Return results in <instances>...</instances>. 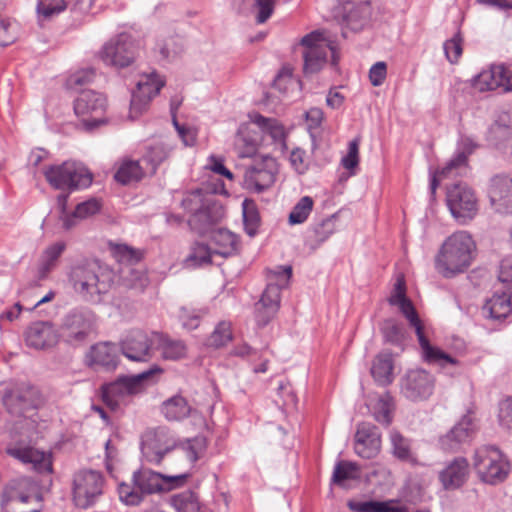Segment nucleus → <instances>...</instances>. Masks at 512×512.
Masks as SVG:
<instances>
[{
  "label": "nucleus",
  "mask_w": 512,
  "mask_h": 512,
  "mask_svg": "<svg viewBox=\"0 0 512 512\" xmlns=\"http://www.w3.org/2000/svg\"><path fill=\"white\" fill-rule=\"evenodd\" d=\"M190 475L189 471L167 476L150 469H139L133 472L131 483L119 484V498L126 505L136 506L148 495L169 491L183 485Z\"/></svg>",
  "instance_id": "f257e3e1"
},
{
  "label": "nucleus",
  "mask_w": 512,
  "mask_h": 512,
  "mask_svg": "<svg viewBox=\"0 0 512 512\" xmlns=\"http://www.w3.org/2000/svg\"><path fill=\"white\" fill-rule=\"evenodd\" d=\"M388 302L392 306H397L400 312L409 321L411 327L415 329V333L422 351L423 359L430 364H437L442 368L449 365L458 366L459 361L451 355L445 353L438 347L432 346L425 334V328L418 317V314L410 299L406 296L405 281L399 277L395 284Z\"/></svg>",
  "instance_id": "f03ea898"
},
{
  "label": "nucleus",
  "mask_w": 512,
  "mask_h": 512,
  "mask_svg": "<svg viewBox=\"0 0 512 512\" xmlns=\"http://www.w3.org/2000/svg\"><path fill=\"white\" fill-rule=\"evenodd\" d=\"M116 274L106 265L97 261H81L74 264L69 272V281L74 290L86 301L98 303L101 296L110 291Z\"/></svg>",
  "instance_id": "7ed1b4c3"
},
{
  "label": "nucleus",
  "mask_w": 512,
  "mask_h": 512,
  "mask_svg": "<svg viewBox=\"0 0 512 512\" xmlns=\"http://www.w3.org/2000/svg\"><path fill=\"white\" fill-rule=\"evenodd\" d=\"M476 243L467 231H457L447 237L436 257L435 268L445 278L465 272L474 259Z\"/></svg>",
  "instance_id": "20e7f679"
},
{
  "label": "nucleus",
  "mask_w": 512,
  "mask_h": 512,
  "mask_svg": "<svg viewBox=\"0 0 512 512\" xmlns=\"http://www.w3.org/2000/svg\"><path fill=\"white\" fill-rule=\"evenodd\" d=\"M183 208L190 213L188 224L191 229L204 235L225 217V208L212 195L195 190L182 200Z\"/></svg>",
  "instance_id": "39448f33"
},
{
  "label": "nucleus",
  "mask_w": 512,
  "mask_h": 512,
  "mask_svg": "<svg viewBox=\"0 0 512 512\" xmlns=\"http://www.w3.org/2000/svg\"><path fill=\"white\" fill-rule=\"evenodd\" d=\"M163 370L154 365L136 375L120 376L115 381L102 386V399L111 409L128 402L131 396L141 393L145 387L155 382Z\"/></svg>",
  "instance_id": "423d86ee"
},
{
  "label": "nucleus",
  "mask_w": 512,
  "mask_h": 512,
  "mask_svg": "<svg viewBox=\"0 0 512 512\" xmlns=\"http://www.w3.org/2000/svg\"><path fill=\"white\" fill-rule=\"evenodd\" d=\"M292 275L291 266H279L268 274V283L260 300L255 303V320L259 326L267 325L280 308L281 290L287 287Z\"/></svg>",
  "instance_id": "0eeeda50"
},
{
  "label": "nucleus",
  "mask_w": 512,
  "mask_h": 512,
  "mask_svg": "<svg viewBox=\"0 0 512 512\" xmlns=\"http://www.w3.org/2000/svg\"><path fill=\"white\" fill-rule=\"evenodd\" d=\"M303 47V70L305 74L319 72L327 63L328 53H331L332 65H337L338 55L330 34L326 30H315L306 34L300 41Z\"/></svg>",
  "instance_id": "6e6552de"
},
{
  "label": "nucleus",
  "mask_w": 512,
  "mask_h": 512,
  "mask_svg": "<svg viewBox=\"0 0 512 512\" xmlns=\"http://www.w3.org/2000/svg\"><path fill=\"white\" fill-rule=\"evenodd\" d=\"M97 330L95 314L86 309H74L62 319L59 337L67 344L77 347L85 344Z\"/></svg>",
  "instance_id": "1a4fd4ad"
},
{
  "label": "nucleus",
  "mask_w": 512,
  "mask_h": 512,
  "mask_svg": "<svg viewBox=\"0 0 512 512\" xmlns=\"http://www.w3.org/2000/svg\"><path fill=\"white\" fill-rule=\"evenodd\" d=\"M474 468L483 482L495 485L507 478L510 464L496 446L483 445L475 450Z\"/></svg>",
  "instance_id": "9d476101"
},
{
  "label": "nucleus",
  "mask_w": 512,
  "mask_h": 512,
  "mask_svg": "<svg viewBox=\"0 0 512 512\" xmlns=\"http://www.w3.org/2000/svg\"><path fill=\"white\" fill-rule=\"evenodd\" d=\"M46 181L58 190H77L90 186L91 173L81 164L71 161L51 165L43 171Z\"/></svg>",
  "instance_id": "9b49d317"
},
{
  "label": "nucleus",
  "mask_w": 512,
  "mask_h": 512,
  "mask_svg": "<svg viewBox=\"0 0 512 512\" xmlns=\"http://www.w3.org/2000/svg\"><path fill=\"white\" fill-rule=\"evenodd\" d=\"M139 48V43L131 35L120 33L103 45L98 57L108 66L125 68L135 61Z\"/></svg>",
  "instance_id": "f8f14e48"
},
{
  "label": "nucleus",
  "mask_w": 512,
  "mask_h": 512,
  "mask_svg": "<svg viewBox=\"0 0 512 512\" xmlns=\"http://www.w3.org/2000/svg\"><path fill=\"white\" fill-rule=\"evenodd\" d=\"M447 206L451 215L460 224L473 220L479 211L478 198L468 184L459 182L447 188Z\"/></svg>",
  "instance_id": "ddd939ff"
},
{
  "label": "nucleus",
  "mask_w": 512,
  "mask_h": 512,
  "mask_svg": "<svg viewBox=\"0 0 512 512\" xmlns=\"http://www.w3.org/2000/svg\"><path fill=\"white\" fill-rule=\"evenodd\" d=\"M177 446L178 439L166 427L148 429L141 436L142 455L151 464L159 465Z\"/></svg>",
  "instance_id": "4468645a"
},
{
  "label": "nucleus",
  "mask_w": 512,
  "mask_h": 512,
  "mask_svg": "<svg viewBox=\"0 0 512 512\" xmlns=\"http://www.w3.org/2000/svg\"><path fill=\"white\" fill-rule=\"evenodd\" d=\"M105 480L96 470L82 469L73 478V500L77 507L92 506L103 494Z\"/></svg>",
  "instance_id": "2eb2a0df"
},
{
  "label": "nucleus",
  "mask_w": 512,
  "mask_h": 512,
  "mask_svg": "<svg viewBox=\"0 0 512 512\" xmlns=\"http://www.w3.org/2000/svg\"><path fill=\"white\" fill-rule=\"evenodd\" d=\"M278 171V163L274 157L256 156L253 163L245 170L243 186L248 190L261 193L275 183Z\"/></svg>",
  "instance_id": "dca6fc26"
},
{
  "label": "nucleus",
  "mask_w": 512,
  "mask_h": 512,
  "mask_svg": "<svg viewBox=\"0 0 512 512\" xmlns=\"http://www.w3.org/2000/svg\"><path fill=\"white\" fill-rule=\"evenodd\" d=\"M107 105L103 94L93 90L81 91L74 103V111L82 118L87 129H93L104 122L103 114Z\"/></svg>",
  "instance_id": "f3484780"
},
{
  "label": "nucleus",
  "mask_w": 512,
  "mask_h": 512,
  "mask_svg": "<svg viewBox=\"0 0 512 512\" xmlns=\"http://www.w3.org/2000/svg\"><path fill=\"white\" fill-rule=\"evenodd\" d=\"M435 381L424 369L409 370L401 379V394L413 402L427 400L433 394Z\"/></svg>",
  "instance_id": "a211bd4d"
},
{
  "label": "nucleus",
  "mask_w": 512,
  "mask_h": 512,
  "mask_svg": "<svg viewBox=\"0 0 512 512\" xmlns=\"http://www.w3.org/2000/svg\"><path fill=\"white\" fill-rule=\"evenodd\" d=\"M164 84V80L155 72L141 77L131 97L129 113L131 119H136L147 110L151 99L160 92Z\"/></svg>",
  "instance_id": "6ab92c4d"
},
{
  "label": "nucleus",
  "mask_w": 512,
  "mask_h": 512,
  "mask_svg": "<svg viewBox=\"0 0 512 512\" xmlns=\"http://www.w3.org/2000/svg\"><path fill=\"white\" fill-rule=\"evenodd\" d=\"M476 418L468 412L445 434L439 438V445L443 451L457 452L474 438L477 432Z\"/></svg>",
  "instance_id": "aec40b11"
},
{
  "label": "nucleus",
  "mask_w": 512,
  "mask_h": 512,
  "mask_svg": "<svg viewBox=\"0 0 512 512\" xmlns=\"http://www.w3.org/2000/svg\"><path fill=\"white\" fill-rule=\"evenodd\" d=\"M371 14V4L369 0H342V36L347 37L345 29L354 32L362 30L369 23Z\"/></svg>",
  "instance_id": "412c9836"
},
{
  "label": "nucleus",
  "mask_w": 512,
  "mask_h": 512,
  "mask_svg": "<svg viewBox=\"0 0 512 512\" xmlns=\"http://www.w3.org/2000/svg\"><path fill=\"white\" fill-rule=\"evenodd\" d=\"M487 195L491 207L500 214H512V178L497 174L490 178Z\"/></svg>",
  "instance_id": "4be33fe9"
},
{
  "label": "nucleus",
  "mask_w": 512,
  "mask_h": 512,
  "mask_svg": "<svg viewBox=\"0 0 512 512\" xmlns=\"http://www.w3.org/2000/svg\"><path fill=\"white\" fill-rule=\"evenodd\" d=\"M154 333L151 336L141 330L129 332L121 341V351L125 357L135 362H146L152 358Z\"/></svg>",
  "instance_id": "5701e85b"
},
{
  "label": "nucleus",
  "mask_w": 512,
  "mask_h": 512,
  "mask_svg": "<svg viewBox=\"0 0 512 512\" xmlns=\"http://www.w3.org/2000/svg\"><path fill=\"white\" fill-rule=\"evenodd\" d=\"M39 400V391L28 384H21L7 391L3 397V403L9 413L17 416L24 415L28 410L34 409Z\"/></svg>",
  "instance_id": "b1692460"
},
{
  "label": "nucleus",
  "mask_w": 512,
  "mask_h": 512,
  "mask_svg": "<svg viewBox=\"0 0 512 512\" xmlns=\"http://www.w3.org/2000/svg\"><path fill=\"white\" fill-rule=\"evenodd\" d=\"M116 254L120 257L121 261L127 262L121 270V278L125 285L142 291L148 285V278L145 273L132 267V264L140 260L139 253L126 245H118L116 247Z\"/></svg>",
  "instance_id": "393cba45"
},
{
  "label": "nucleus",
  "mask_w": 512,
  "mask_h": 512,
  "mask_svg": "<svg viewBox=\"0 0 512 512\" xmlns=\"http://www.w3.org/2000/svg\"><path fill=\"white\" fill-rule=\"evenodd\" d=\"M380 449L381 435L378 428L370 423H360L355 434V453L364 459H372Z\"/></svg>",
  "instance_id": "a878e982"
},
{
  "label": "nucleus",
  "mask_w": 512,
  "mask_h": 512,
  "mask_svg": "<svg viewBox=\"0 0 512 512\" xmlns=\"http://www.w3.org/2000/svg\"><path fill=\"white\" fill-rule=\"evenodd\" d=\"M58 339L59 334L50 322H34L25 332L26 345L36 350L53 347Z\"/></svg>",
  "instance_id": "bb28decb"
},
{
  "label": "nucleus",
  "mask_w": 512,
  "mask_h": 512,
  "mask_svg": "<svg viewBox=\"0 0 512 512\" xmlns=\"http://www.w3.org/2000/svg\"><path fill=\"white\" fill-rule=\"evenodd\" d=\"M7 454L19 460L38 473H50L52 461L49 454L27 446H15L7 449Z\"/></svg>",
  "instance_id": "cd10ccee"
},
{
  "label": "nucleus",
  "mask_w": 512,
  "mask_h": 512,
  "mask_svg": "<svg viewBox=\"0 0 512 512\" xmlns=\"http://www.w3.org/2000/svg\"><path fill=\"white\" fill-rule=\"evenodd\" d=\"M469 476V463L464 457H456L439 472V481L445 490H455L464 485Z\"/></svg>",
  "instance_id": "c85d7f7f"
},
{
  "label": "nucleus",
  "mask_w": 512,
  "mask_h": 512,
  "mask_svg": "<svg viewBox=\"0 0 512 512\" xmlns=\"http://www.w3.org/2000/svg\"><path fill=\"white\" fill-rule=\"evenodd\" d=\"M510 82V70L504 65H492L483 70L472 80V86L479 92L505 87Z\"/></svg>",
  "instance_id": "c756f323"
},
{
  "label": "nucleus",
  "mask_w": 512,
  "mask_h": 512,
  "mask_svg": "<svg viewBox=\"0 0 512 512\" xmlns=\"http://www.w3.org/2000/svg\"><path fill=\"white\" fill-rule=\"evenodd\" d=\"M483 314L492 320L505 319L512 311V294L506 288H496L482 308Z\"/></svg>",
  "instance_id": "7c9ffc66"
},
{
  "label": "nucleus",
  "mask_w": 512,
  "mask_h": 512,
  "mask_svg": "<svg viewBox=\"0 0 512 512\" xmlns=\"http://www.w3.org/2000/svg\"><path fill=\"white\" fill-rule=\"evenodd\" d=\"M478 147L477 143L470 137L462 136L458 142V151L445 167L440 171L443 177L452 175H460L461 170H465L467 166V158Z\"/></svg>",
  "instance_id": "2f4dec72"
},
{
  "label": "nucleus",
  "mask_w": 512,
  "mask_h": 512,
  "mask_svg": "<svg viewBox=\"0 0 512 512\" xmlns=\"http://www.w3.org/2000/svg\"><path fill=\"white\" fill-rule=\"evenodd\" d=\"M154 340L156 348L165 360L178 361L187 356L188 347L183 340L173 339L157 332H154Z\"/></svg>",
  "instance_id": "473e14b6"
},
{
  "label": "nucleus",
  "mask_w": 512,
  "mask_h": 512,
  "mask_svg": "<svg viewBox=\"0 0 512 512\" xmlns=\"http://www.w3.org/2000/svg\"><path fill=\"white\" fill-rule=\"evenodd\" d=\"M118 349L110 342L93 345L86 358L89 365H98L106 369H114L118 363Z\"/></svg>",
  "instance_id": "72a5a7b5"
},
{
  "label": "nucleus",
  "mask_w": 512,
  "mask_h": 512,
  "mask_svg": "<svg viewBox=\"0 0 512 512\" xmlns=\"http://www.w3.org/2000/svg\"><path fill=\"white\" fill-rule=\"evenodd\" d=\"M211 243L214 245V254L229 257L239 250L238 236L225 228H217L211 231Z\"/></svg>",
  "instance_id": "f704fd0d"
},
{
  "label": "nucleus",
  "mask_w": 512,
  "mask_h": 512,
  "mask_svg": "<svg viewBox=\"0 0 512 512\" xmlns=\"http://www.w3.org/2000/svg\"><path fill=\"white\" fill-rule=\"evenodd\" d=\"M208 447L207 438L203 435H198L184 441L178 440V450L187 459L190 468H193L195 463L204 457Z\"/></svg>",
  "instance_id": "c9c22d12"
},
{
  "label": "nucleus",
  "mask_w": 512,
  "mask_h": 512,
  "mask_svg": "<svg viewBox=\"0 0 512 512\" xmlns=\"http://www.w3.org/2000/svg\"><path fill=\"white\" fill-rule=\"evenodd\" d=\"M393 368L391 353L383 351L375 357L371 367V374L380 385H388L394 378Z\"/></svg>",
  "instance_id": "e433bc0d"
},
{
  "label": "nucleus",
  "mask_w": 512,
  "mask_h": 512,
  "mask_svg": "<svg viewBox=\"0 0 512 512\" xmlns=\"http://www.w3.org/2000/svg\"><path fill=\"white\" fill-rule=\"evenodd\" d=\"M145 175V169L137 160L123 159L114 175L117 182L127 185L140 181Z\"/></svg>",
  "instance_id": "4c0bfd02"
},
{
  "label": "nucleus",
  "mask_w": 512,
  "mask_h": 512,
  "mask_svg": "<svg viewBox=\"0 0 512 512\" xmlns=\"http://www.w3.org/2000/svg\"><path fill=\"white\" fill-rule=\"evenodd\" d=\"M162 413L169 421H181L191 415L193 410L184 397L176 395L162 404Z\"/></svg>",
  "instance_id": "58836bf2"
},
{
  "label": "nucleus",
  "mask_w": 512,
  "mask_h": 512,
  "mask_svg": "<svg viewBox=\"0 0 512 512\" xmlns=\"http://www.w3.org/2000/svg\"><path fill=\"white\" fill-rule=\"evenodd\" d=\"M65 248V243L60 241L53 243L44 250L38 271L40 279L46 278L48 273L56 266V263Z\"/></svg>",
  "instance_id": "ea45409f"
},
{
  "label": "nucleus",
  "mask_w": 512,
  "mask_h": 512,
  "mask_svg": "<svg viewBox=\"0 0 512 512\" xmlns=\"http://www.w3.org/2000/svg\"><path fill=\"white\" fill-rule=\"evenodd\" d=\"M360 478V467L357 463L351 461H338L334 466L332 483L345 487L348 480H358Z\"/></svg>",
  "instance_id": "a19ab883"
},
{
  "label": "nucleus",
  "mask_w": 512,
  "mask_h": 512,
  "mask_svg": "<svg viewBox=\"0 0 512 512\" xmlns=\"http://www.w3.org/2000/svg\"><path fill=\"white\" fill-rule=\"evenodd\" d=\"M173 506L178 512H213L201 505L198 496L192 491H184L172 499Z\"/></svg>",
  "instance_id": "79ce46f5"
},
{
  "label": "nucleus",
  "mask_w": 512,
  "mask_h": 512,
  "mask_svg": "<svg viewBox=\"0 0 512 512\" xmlns=\"http://www.w3.org/2000/svg\"><path fill=\"white\" fill-rule=\"evenodd\" d=\"M348 507L353 512H403L400 507L391 505V501H349Z\"/></svg>",
  "instance_id": "37998d69"
},
{
  "label": "nucleus",
  "mask_w": 512,
  "mask_h": 512,
  "mask_svg": "<svg viewBox=\"0 0 512 512\" xmlns=\"http://www.w3.org/2000/svg\"><path fill=\"white\" fill-rule=\"evenodd\" d=\"M381 333L387 343L395 346H401L405 340L403 325L394 319H386L383 321Z\"/></svg>",
  "instance_id": "c03bdc74"
},
{
  "label": "nucleus",
  "mask_w": 512,
  "mask_h": 512,
  "mask_svg": "<svg viewBox=\"0 0 512 512\" xmlns=\"http://www.w3.org/2000/svg\"><path fill=\"white\" fill-rule=\"evenodd\" d=\"M394 409L393 399L385 394L376 401L372 408L375 420L381 424L389 425L392 422V412Z\"/></svg>",
  "instance_id": "a18cd8bd"
},
{
  "label": "nucleus",
  "mask_w": 512,
  "mask_h": 512,
  "mask_svg": "<svg viewBox=\"0 0 512 512\" xmlns=\"http://www.w3.org/2000/svg\"><path fill=\"white\" fill-rule=\"evenodd\" d=\"M214 254V250L200 242H195L191 246L189 255L186 258V263L190 266H202L211 263V257Z\"/></svg>",
  "instance_id": "49530a36"
},
{
  "label": "nucleus",
  "mask_w": 512,
  "mask_h": 512,
  "mask_svg": "<svg viewBox=\"0 0 512 512\" xmlns=\"http://www.w3.org/2000/svg\"><path fill=\"white\" fill-rule=\"evenodd\" d=\"M313 199L309 196L302 197L293 207L289 214L288 221L290 225L304 223L313 209Z\"/></svg>",
  "instance_id": "de8ad7c7"
},
{
  "label": "nucleus",
  "mask_w": 512,
  "mask_h": 512,
  "mask_svg": "<svg viewBox=\"0 0 512 512\" xmlns=\"http://www.w3.org/2000/svg\"><path fill=\"white\" fill-rule=\"evenodd\" d=\"M243 221L245 231L249 236H254L260 224L259 213L252 201H243Z\"/></svg>",
  "instance_id": "09e8293b"
},
{
  "label": "nucleus",
  "mask_w": 512,
  "mask_h": 512,
  "mask_svg": "<svg viewBox=\"0 0 512 512\" xmlns=\"http://www.w3.org/2000/svg\"><path fill=\"white\" fill-rule=\"evenodd\" d=\"M232 339L231 325L229 322H220L208 338V345L218 348L226 345Z\"/></svg>",
  "instance_id": "8fccbe9b"
},
{
  "label": "nucleus",
  "mask_w": 512,
  "mask_h": 512,
  "mask_svg": "<svg viewBox=\"0 0 512 512\" xmlns=\"http://www.w3.org/2000/svg\"><path fill=\"white\" fill-rule=\"evenodd\" d=\"M67 202L68 195L61 194L57 197V206L60 211V220L62 222V227L65 230H70L74 228L82 219L77 215L75 210L72 213H67Z\"/></svg>",
  "instance_id": "3c124183"
},
{
  "label": "nucleus",
  "mask_w": 512,
  "mask_h": 512,
  "mask_svg": "<svg viewBox=\"0 0 512 512\" xmlns=\"http://www.w3.org/2000/svg\"><path fill=\"white\" fill-rule=\"evenodd\" d=\"M390 441L392 453L400 460H408L411 456L409 440L403 437L398 431H391Z\"/></svg>",
  "instance_id": "603ef678"
},
{
  "label": "nucleus",
  "mask_w": 512,
  "mask_h": 512,
  "mask_svg": "<svg viewBox=\"0 0 512 512\" xmlns=\"http://www.w3.org/2000/svg\"><path fill=\"white\" fill-rule=\"evenodd\" d=\"M462 37L459 33L455 34L451 39L445 41L443 49L447 60L451 63H457L460 56L462 55Z\"/></svg>",
  "instance_id": "864d4df0"
},
{
  "label": "nucleus",
  "mask_w": 512,
  "mask_h": 512,
  "mask_svg": "<svg viewBox=\"0 0 512 512\" xmlns=\"http://www.w3.org/2000/svg\"><path fill=\"white\" fill-rule=\"evenodd\" d=\"M512 135L509 126L495 122L491 125L488 132V140L495 146H500L505 143Z\"/></svg>",
  "instance_id": "5fc2aeb1"
},
{
  "label": "nucleus",
  "mask_w": 512,
  "mask_h": 512,
  "mask_svg": "<svg viewBox=\"0 0 512 512\" xmlns=\"http://www.w3.org/2000/svg\"><path fill=\"white\" fill-rule=\"evenodd\" d=\"M67 6L64 0H39L37 11L40 15L48 18L62 12Z\"/></svg>",
  "instance_id": "6e6d98bb"
},
{
  "label": "nucleus",
  "mask_w": 512,
  "mask_h": 512,
  "mask_svg": "<svg viewBox=\"0 0 512 512\" xmlns=\"http://www.w3.org/2000/svg\"><path fill=\"white\" fill-rule=\"evenodd\" d=\"M296 84L297 82L293 79L292 72L289 68L281 69L273 82V86L281 93L288 92V90Z\"/></svg>",
  "instance_id": "4d7b16f0"
},
{
  "label": "nucleus",
  "mask_w": 512,
  "mask_h": 512,
  "mask_svg": "<svg viewBox=\"0 0 512 512\" xmlns=\"http://www.w3.org/2000/svg\"><path fill=\"white\" fill-rule=\"evenodd\" d=\"M95 77V70L92 68L82 69L72 74L68 80L67 85L70 88L76 89L90 83Z\"/></svg>",
  "instance_id": "13d9d810"
},
{
  "label": "nucleus",
  "mask_w": 512,
  "mask_h": 512,
  "mask_svg": "<svg viewBox=\"0 0 512 512\" xmlns=\"http://www.w3.org/2000/svg\"><path fill=\"white\" fill-rule=\"evenodd\" d=\"M359 143L358 138L353 139L349 142L348 153L342 158V165L348 170H352L357 167L359 163Z\"/></svg>",
  "instance_id": "bf43d9fd"
},
{
  "label": "nucleus",
  "mask_w": 512,
  "mask_h": 512,
  "mask_svg": "<svg viewBox=\"0 0 512 512\" xmlns=\"http://www.w3.org/2000/svg\"><path fill=\"white\" fill-rule=\"evenodd\" d=\"M498 419L502 428L512 431V397L500 404Z\"/></svg>",
  "instance_id": "052dcab7"
},
{
  "label": "nucleus",
  "mask_w": 512,
  "mask_h": 512,
  "mask_svg": "<svg viewBox=\"0 0 512 512\" xmlns=\"http://www.w3.org/2000/svg\"><path fill=\"white\" fill-rule=\"evenodd\" d=\"M201 315L195 310H190L187 307L180 309L179 319L183 328L194 330L199 326Z\"/></svg>",
  "instance_id": "680f3d73"
},
{
  "label": "nucleus",
  "mask_w": 512,
  "mask_h": 512,
  "mask_svg": "<svg viewBox=\"0 0 512 512\" xmlns=\"http://www.w3.org/2000/svg\"><path fill=\"white\" fill-rule=\"evenodd\" d=\"M164 59H172L182 51V41L179 38H169L159 48Z\"/></svg>",
  "instance_id": "e2e57ef3"
},
{
  "label": "nucleus",
  "mask_w": 512,
  "mask_h": 512,
  "mask_svg": "<svg viewBox=\"0 0 512 512\" xmlns=\"http://www.w3.org/2000/svg\"><path fill=\"white\" fill-rule=\"evenodd\" d=\"M276 0H256V8L258 10L256 21L259 24L265 23L274 11Z\"/></svg>",
  "instance_id": "0e129e2a"
},
{
  "label": "nucleus",
  "mask_w": 512,
  "mask_h": 512,
  "mask_svg": "<svg viewBox=\"0 0 512 512\" xmlns=\"http://www.w3.org/2000/svg\"><path fill=\"white\" fill-rule=\"evenodd\" d=\"M100 208L101 205L96 199H89L79 203L76 206L75 211L77 215L83 220L99 212Z\"/></svg>",
  "instance_id": "69168bd1"
},
{
  "label": "nucleus",
  "mask_w": 512,
  "mask_h": 512,
  "mask_svg": "<svg viewBox=\"0 0 512 512\" xmlns=\"http://www.w3.org/2000/svg\"><path fill=\"white\" fill-rule=\"evenodd\" d=\"M387 75V65L385 62L375 63L369 70V79L373 86L377 87L383 84Z\"/></svg>",
  "instance_id": "338daca9"
},
{
  "label": "nucleus",
  "mask_w": 512,
  "mask_h": 512,
  "mask_svg": "<svg viewBox=\"0 0 512 512\" xmlns=\"http://www.w3.org/2000/svg\"><path fill=\"white\" fill-rule=\"evenodd\" d=\"M16 39L14 26L2 18H0V46L12 44Z\"/></svg>",
  "instance_id": "774afa93"
}]
</instances>
